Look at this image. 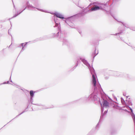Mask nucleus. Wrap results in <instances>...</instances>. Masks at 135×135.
Returning <instances> with one entry per match:
<instances>
[{
    "mask_svg": "<svg viewBox=\"0 0 135 135\" xmlns=\"http://www.w3.org/2000/svg\"><path fill=\"white\" fill-rule=\"evenodd\" d=\"M131 47H132V49H134V48H135V47H134V46H131Z\"/></svg>",
    "mask_w": 135,
    "mask_h": 135,
    "instance_id": "31",
    "label": "nucleus"
},
{
    "mask_svg": "<svg viewBox=\"0 0 135 135\" xmlns=\"http://www.w3.org/2000/svg\"><path fill=\"white\" fill-rule=\"evenodd\" d=\"M12 0V1L13 2V0Z\"/></svg>",
    "mask_w": 135,
    "mask_h": 135,
    "instance_id": "46",
    "label": "nucleus"
},
{
    "mask_svg": "<svg viewBox=\"0 0 135 135\" xmlns=\"http://www.w3.org/2000/svg\"><path fill=\"white\" fill-rule=\"evenodd\" d=\"M14 7L15 8V6L14 5Z\"/></svg>",
    "mask_w": 135,
    "mask_h": 135,
    "instance_id": "41",
    "label": "nucleus"
},
{
    "mask_svg": "<svg viewBox=\"0 0 135 135\" xmlns=\"http://www.w3.org/2000/svg\"><path fill=\"white\" fill-rule=\"evenodd\" d=\"M30 97H33L35 94L34 91L33 90H31L30 91Z\"/></svg>",
    "mask_w": 135,
    "mask_h": 135,
    "instance_id": "16",
    "label": "nucleus"
},
{
    "mask_svg": "<svg viewBox=\"0 0 135 135\" xmlns=\"http://www.w3.org/2000/svg\"><path fill=\"white\" fill-rule=\"evenodd\" d=\"M11 76H10V78L9 80H10V82H12V80H11Z\"/></svg>",
    "mask_w": 135,
    "mask_h": 135,
    "instance_id": "28",
    "label": "nucleus"
},
{
    "mask_svg": "<svg viewBox=\"0 0 135 135\" xmlns=\"http://www.w3.org/2000/svg\"><path fill=\"white\" fill-rule=\"evenodd\" d=\"M28 106L29 105H28V106L27 107V108H26V109L24 111H23L22 113H20L18 115H17L12 120H11L10 121H9V122H10L12 120H13V119H14L15 118H16L18 116H19L20 115H21V114H22L23 113H24L26 111V110L28 108ZM26 111H27V110H26Z\"/></svg>",
    "mask_w": 135,
    "mask_h": 135,
    "instance_id": "17",
    "label": "nucleus"
},
{
    "mask_svg": "<svg viewBox=\"0 0 135 135\" xmlns=\"http://www.w3.org/2000/svg\"><path fill=\"white\" fill-rule=\"evenodd\" d=\"M79 32V33H81V32Z\"/></svg>",
    "mask_w": 135,
    "mask_h": 135,
    "instance_id": "39",
    "label": "nucleus"
},
{
    "mask_svg": "<svg viewBox=\"0 0 135 135\" xmlns=\"http://www.w3.org/2000/svg\"><path fill=\"white\" fill-rule=\"evenodd\" d=\"M108 110H105L103 113V112H102L101 111V114L100 117V118L98 123L97 124L95 128L96 129H97L99 127V123H100L103 120V118L104 116H105L106 114L108 112Z\"/></svg>",
    "mask_w": 135,
    "mask_h": 135,
    "instance_id": "7",
    "label": "nucleus"
},
{
    "mask_svg": "<svg viewBox=\"0 0 135 135\" xmlns=\"http://www.w3.org/2000/svg\"><path fill=\"white\" fill-rule=\"evenodd\" d=\"M20 12H17V13L15 14L11 18H10L9 19V20H10L11 19L16 17V16H17L18 15L20 14Z\"/></svg>",
    "mask_w": 135,
    "mask_h": 135,
    "instance_id": "18",
    "label": "nucleus"
},
{
    "mask_svg": "<svg viewBox=\"0 0 135 135\" xmlns=\"http://www.w3.org/2000/svg\"><path fill=\"white\" fill-rule=\"evenodd\" d=\"M128 45L129 46H130V45H129V44Z\"/></svg>",
    "mask_w": 135,
    "mask_h": 135,
    "instance_id": "43",
    "label": "nucleus"
},
{
    "mask_svg": "<svg viewBox=\"0 0 135 135\" xmlns=\"http://www.w3.org/2000/svg\"><path fill=\"white\" fill-rule=\"evenodd\" d=\"M6 84H9V81H7L6 82Z\"/></svg>",
    "mask_w": 135,
    "mask_h": 135,
    "instance_id": "30",
    "label": "nucleus"
},
{
    "mask_svg": "<svg viewBox=\"0 0 135 135\" xmlns=\"http://www.w3.org/2000/svg\"><path fill=\"white\" fill-rule=\"evenodd\" d=\"M24 47L23 46L22 50H21L20 53H21V52H22L23 50H24Z\"/></svg>",
    "mask_w": 135,
    "mask_h": 135,
    "instance_id": "21",
    "label": "nucleus"
},
{
    "mask_svg": "<svg viewBox=\"0 0 135 135\" xmlns=\"http://www.w3.org/2000/svg\"><path fill=\"white\" fill-rule=\"evenodd\" d=\"M24 9V8H23V9H21V11H22V9Z\"/></svg>",
    "mask_w": 135,
    "mask_h": 135,
    "instance_id": "40",
    "label": "nucleus"
},
{
    "mask_svg": "<svg viewBox=\"0 0 135 135\" xmlns=\"http://www.w3.org/2000/svg\"><path fill=\"white\" fill-rule=\"evenodd\" d=\"M93 4H96V2H94L93 3Z\"/></svg>",
    "mask_w": 135,
    "mask_h": 135,
    "instance_id": "36",
    "label": "nucleus"
},
{
    "mask_svg": "<svg viewBox=\"0 0 135 135\" xmlns=\"http://www.w3.org/2000/svg\"><path fill=\"white\" fill-rule=\"evenodd\" d=\"M6 84V81L4 82H3V83H2V84H0V85H2V84Z\"/></svg>",
    "mask_w": 135,
    "mask_h": 135,
    "instance_id": "26",
    "label": "nucleus"
},
{
    "mask_svg": "<svg viewBox=\"0 0 135 135\" xmlns=\"http://www.w3.org/2000/svg\"><path fill=\"white\" fill-rule=\"evenodd\" d=\"M50 13L52 15H55L57 18H59L61 19H65V20L66 19L64 18V16L62 14L56 12Z\"/></svg>",
    "mask_w": 135,
    "mask_h": 135,
    "instance_id": "8",
    "label": "nucleus"
},
{
    "mask_svg": "<svg viewBox=\"0 0 135 135\" xmlns=\"http://www.w3.org/2000/svg\"><path fill=\"white\" fill-rule=\"evenodd\" d=\"M128 45L129 46H130V45H129V44Z\"/></svg>",
    "mask_w": 135,
    "mask_h": 135,
    "instance_id": "44",
    "label": "nucleus"
},
{
    "mask_svg": "<svg viewBox=\"0 0 135 135\" xmlns=\"http://www.w3.org/2000/svg\"><path fill=\"white\" fill-rule=\"evenodd\" d=\"M123 74H124L123 73L116 71L114 72V75L116 76H123V75H124Z\"/></svg>",
    "mask_w": 135,
    "mask_h": 135,
    "instance_id": "9",
    "label": "nucleus"
},
{
    "mask_svg": "<svg viewBox=\"0 0 135 135\" xmlns=\"http://www.w3.org/2000/svg\"><path fill=\"white\" fill-rule=\"evenodd\" d=\"M115 98L116 99H117V98Z\"/></svg>",
    "mask_w": 135,
    "mask_h": 135,
    "instance_id": "45",
    "label": "nucleus"
},
{
    "mask_svg": "<svg viewBox=\"0 0 135 135\" xmlns=\"http://www.w3.org/2000/svg\"><path fill=\"white\" fill-rule=\"evenodd\" d=\"M105 79H108V77H106L105 78Z\"/></svg>",
    "mask_w": 135,
    "mask_h": 135,
    "instance_id": "33",
    "label": "nucleus"
},
{
    "mask_svg": "<svg viewBox=\"0 0 135 135\" xmlns=\"http://www.w3.org/2000/svg\"><path fill=\"white\" fill-rule=\"evenodd\" d=\"M121 100L123 104V103H124V104H126V105H127V104L126 103L125 101L122 98H121Z\"/></svg>",
    "mask_w": 135,
    "mask_h": 135,
    "instance_id": "19",
    "label": "nucleus"
},
{
    "mask_svg": "<svg viewBox=\"0 0 135 135\" xmlns=\"http://www.w3.org/2000/svg\"><path fill=\"white\" fill-rule=\"evenodd\" d=\"M123 110H124L125 112H128V113H130V112L128 111L127 109H123Z\"/></svg>",
    "mask_w": 135,
    "mask_h": 135,
    "instance_id": "25",
    "label": "nucleus"
},
{
    "mask_svg": "<svg viewBox=\"0 0 135 135\" xmlns=\"http://www.w3.org/2000/svg\"><path fill=\"white\" fill-rule=\"evenodd\" d=\"M33 97H30V102L31 103V104H33L32 103V102H33Z\"/></svg>",
    "mask_w": 135,
    "mask_h": 135,
    "instance_id": "20",
    "label": "nucleus"
},
{
    "mask_svg": "<svg viewBox=\"0 0 135 135\" xmlns=\"http://www.w3.org/2000/svg\"><path fill=\"white\" fill-rule=\"evenodd\" d=\"M27 43H28V42H26L25 43V44H24V45L23 44V47H25L27 45Z\"/></svg>",
    "mask_w": 135,
    "mask_h": 135,
    "instance_id": "24",
    "label": "nucleus"
},
{
    "mask_svg": "<svg viewBox=\"0 0 135 135\" xmlns=\"http://www.w3.org/2000/svg\"><path fill=\"white\" fill-rule=\"evenodd\" d=\"M100 5H101V6H98L97 5H96L95 7L92 8L90 9H88V7H87L84 9H83L82 11L81 12L78 13V15H81V16H83L88 12H91L92 11H95L98 10L99 9L104 10L107 12H108L109 13H110V15L113 17L118 22L122 23V24L125 27H126L127 28H129V27H128V26L127 25H126L125 23L116 20L112 15V14L111 13L110 11H107V10H109V8H110V7L108 6V5H109V2H107L106 3L104 4H100Z\"/></svg>",
    "mask_w": 135,
    "mask_h": 135,
    "instance_id": "2",
    "label": "nucleus"
},
{
    "mask_svg": "<svg viewBox=\"0 0 135 135\" xmlns=\"http://www.w3.org/2000/svg\"><path fill=\"white\" fill-rule=\"evenodd\" d=\"M92 4H93L92 3H90V4H89V6H88V7L91 6ZM88 9H89L88 8Z\"/></svg>",
    "mask_w": 135,
    "mask_h": 135,
    "instance_id": "29",
    "label": "nucleus"
},
{
    "mask_svg": "<svg viewBox=\"0 0 135 135\" xmlns=\"http://www.w3.org/2000/svg\"><path fill=\"white\" fill-rule=\"evenodd\" d=\"M133 50H134V51H135V48H134Z\"/></svg>",
    "mask_w": 135,
    "mask_h": 135,
    "instance_id": "38",
    "label": "nucleus"
},
{
    "mask_svg": "<svg viewBox=\"0 0 135 135\" xmlns=\"http://www.w3.org/2000/svg\"><path fill=\"white\" fill-rule=\"evenodd\" d=\"M23 8H24V9H22V11L20 12V13H21L26 8H27L28 10L33 11H36L35 9H36L42 12H47L46 11H44L42 9L36 8L35 7L33 6L31 4H30L29 1H27L26 2H24L22 3L21 8V9H22Z\"/></svg>",
    "mask_w": 135,
    "mask_h": 135,
    "instance_id": "5",
    "label": "nucleus"
},
{
    "mask_svg": "<svg viewBox=\"0 0 135 135\" xmlns=\"http://www.w3.org/2000/svg\"><path fill=\"white\" fill-rule=\"evenodd\" d=\"M117 0H110L109 1L107 2H109V5H108V6L110 7V8L109 9L110 10V12H111L110 6L113 4V3H114L115 2L117 1Z\"/></svg>",
    "mask_w": 135,
    "mask_h": 135,
    "instance_id": "10",
    "label": "nucleus"
},
{
    "mask_svg": "<svg viewBox=\"0 0 135 135\" xmlns=\"http://www.w3.org/2000/svg\"><path fill=\"white\" fill-rule=\"evenodd\" d=\"M118 31H119V32L118 33H116L115 34H112L111 35H119L120 34H121V33H122L123 32V30H120V29L119 28H118Z\"/></svg>",
    "mask_w": 135,
    "mask_h": 135,
    "instance_id": "15",
    "label": "nucleus"
},
{
    "mask_svg": "<svg viewBox=\"0 0 135 135\" xmlns=\"http://www.w3.org/2000/svg\"><path fill=\"white\" fill-rule=\"evenodd\" d=\"M6 125H4V126H6Z\"/></svg>",
    "mask_w": 135,
    "mask_h": 135,
    "instance_id": "42",
    "label": "nucleus"
},
{
    "mask_svg": "<svg viewBox=\"0 0 135 135\" xmlns=\"http://www.w3.org/2000/svg\"><path fill=\"white\" fill-rule=\"evenodd\" d=\"M110 131L111 135H114L116 134L117 133L115 130L113 128H111L110 129Z\"/></svg>",
    "mask_w": 135,
    "mask_h": 135,
    "instance_id": "12",
    "label": "nucleus"
},
{
    "mask_svg": "<svg viewBox=\"0 0 135 135\" xmlns=\"http://www.w3.org/2000/svg\"><path fill=\"white\" fill-rule=\"evenodd\" d=\"M48 38H47V36H44L42 37H41L39 38H37L36 39V40H35V41H37L40 40H46Z\"/></svg>",
    "mask_w": 135,
    "mask_h": 135,
    "instance_id": "13",
    "label": "nucleus"
},
{
    "mask_svg": "<svg viewBox=\"0 0 135 135\" xmlns=\"http://www.w3.org/2000/svg\"><path fill=\"white\" fill-rule=\"evenodd\" d=\"M53 18L54 19V22L55 23V25L54 26V27H57L58 32L56 34L53 33L54 37H59V40H61L62 39L63 45H65L69 46L70 44L68 41L64 37H66V34L64 33V32L61 31L60 24L59 21V19L55 18V16L54 15L53 17Z\"/></svg>",
    "mask_w": 135,
    "mask_h": 135,
    "instance_id": "3",
    "label": "nucleus"
},
{
    "mask_svg": "<svg viewBox=\"0 0 135 135\" xmlns=\"http://www.w3.org/2000/svg\"><path fill=\"white\" fill-rule=\"evenodd\" d=\"M80 60H81L84 64L86 65L88 67L90 71V72L91 74L92 75V81L93 80V75H94L95 79H96V78H97V76L94 68L93 67H92V68L91 67L90 65L88 62L86 60H85V59H83L81 57H80V60L79 59H78L77 61V64L73 68L71 69V71H73L76 68V67L78 66V64L80 62Z\"/></svg>",
    "mask_w": 135,
    "mask_h": 135,
    "instance_id": "4",
    "label": "nucleus"
},
{
    "mask_svg": "<svg viewBox=\"0 0 135 135\" xmlns=\"http://www.w3.org/2000/svg\"><path fill=\"white\" fill-rule=\"evenodd\" d=\"M9 30H8V34L9 35H11V36L12 37V36L11 35V34L9 32Z\"/></svg>",
    "mask_w": 135,
    "mask_h": 135,
    "instance_id": "23",
    "label": "nucleus"
},
{
    "mask_svg": "<svg viewBox=\"0 0 135 135\" xmlns=\"http://www.w3.org/2000/svg\"><path fill=\"white\" fill-rule=\"evenodd\" d=\"M123 95L124 96H126V93H125V92L123 93Z\"/></svg>",
    "mask_w": 135,
    "mask_h": 135,
    "instance_id": "27",
    "label": "nucleus"
},
{
    "mask_svg": "<svg viewBox=\"0 0 135 135\" xmlns=\"http://www.w3.org/2000/svg\"><path fill=\"white\" fill-rule=\"evenodd\" d=\"M24 44V43H21V44H20V46H19V47H21L22 46L23 47V44Z\"/></svg>",
    "mask_w": 135,
    "mask_h": 135,
    "instance_id": "22",
    "label": "nucleus"
},
{
    "mask_svg": "<svg viewBox=\"0 0 135 135\" xmlns=\"http://www.w3.org/2000/svg\"><path fill=\"white\" fill-rule=\"evenodd\" d=\"M93 79L92 81V89L94 91L88 98L85 97L80 99L83 102L86 101L95 102L97 101L98 103L100 104L101 107V111L103 112L104 108L109 107V103L107 100L104 99V97L106 96L107 95L103 91L99 82L96 81L94 75L93 76Z\"/></svg>",
    "mask_w": 135,
    "mask_h": 135,
    "instance_id": "1",
    "label": "nucleus"
},
{
    "mask_svg": "<svg viewBox=\"0 0 135 135\" xmlns=\"http://www.w3.org/2000/svg\"><path fill=\"white\" fill-rule=\"evenodd\" d=\"M12 43L11 44V45H10L9 46V47H10V46L12 45Z\"/></svg>",
    "mask_w": 135,
    "mask_h": 135,
    "instance_id": "34",
    "label": "nucleus"
},
{
    "mask_svg": "<svg viewBox=\"0 0 135 135\" xmlns=\"http://www.w3.org/2000/svg\"><path fill=\"white\" fill-rule=\"evenodd\" d=\"M78 13L73 16L67 17L65 20V22L71 28H73L72 23L71 22V21L73 20L76 17H80L83 16H81V15H78Z\"/></svg>",
    "mask_w": 135,
    "mask_h": 135,
    "instance_id": "6",
    "label": "nucleus"
},
{
    "mask_svg": "<svg viewBox=\"0 0 135 135\" xmlns=\"http://www.w3.org/2000/svg\"><path fill=\"white\" fill-rule=\"evenodd\" d=\"M96 48H95V50L93 52L92 54V56H93V60H92V62H93L94 61V58L98 54V51H97V53H96Z\"/></svg>",
    "mask_w": 135,
    "mask_h": 135,
    "instance_id": "11",
    "label": "nucleus"
},
{
    "mask_svg": "<svg viewBox=\"0 0 135 135\" xmlns=\"http://www.w3.org/2000/svg\"><path fill=\"white\" fill-rule=\"evenodd\" d=\"M127 77H128V75L127 74Z\"/></svg>",
    "mask_w": 135,
    "mask_h": 135,
    "instance_id": "37",
    "label": "nucleus"
},
{
    "mask_svg": "<svg viewBox=\"0 0 135 135\" xmlns=\"http://www.w3.org/2000/svg\"><path fill=\"white\" fill-rule=\"evenodd\" d=\"M130 99V98H128V100H126V101L127 102V104H128V105H127H127H126L128 107V105L129 106V105H131L132 106V102H131V101Z\"/></svg>",
    "mask_w": 135,
    "mask_h": 135,
    "instance_id": "14",
    "label": "nucleus"
},
{
    "mask_svg": "<svg viewBox=\"0 0 135 135\" xmlns=\"http://www.w3.org/2000/svg\"><path fill=\"white\" fill-rule=\"evenodd\" d=\"M129 97V96H126V98H127Z\"/></svg>",
    "mask_w": 135,
    "mask_h": 135,
    "instance_id": "35",
    "label": "nucleus"
},
{
    "mask_svg": "<svg viewBox=\"0 0 135 135\" xmlns=\"http://www.w3.org/2000/svg\"><path fill=\"white\" fill-rule=\"evenodd\" d=\"M119 37H120V39H121V40H122V41H123V40H122V37H120V36H119Z\"/></svg>",
    "mask_w": 135,
    "mask_h": 135,
    "instance_id": "32",
    "label": "nucleus"
}]
</instances>
